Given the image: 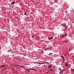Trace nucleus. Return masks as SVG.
Wrapping results in <instances>:
<instances>
[{
    "instance_id": "obj_25",
    "label": "nucleus",
    "mask_w": 74,
    "mask_h": 74,
    "mask_svg": "<svg viewBox=\"0 0 74 74\" xmlns=\"http://www.w3.org/2000/svg\"><path fill=\"white\" fill-rule=\"evenodd\" d=\"M65 12H66V11H65Z\"/></svg>"
},
{
    "instance_id": "obj_8",
    "label": "nucleus",
    "mask_w": 74,
    "mask_h": 74,
    "mask_svg": "<svg viewBox=\"0 0 74 74\" xmlns=\"http://www.w3.org/2000/svg\"><path fill=\"white\" fill-rule=\"evenodd\" d=\"M71 71H74V69H71Z\"/></svg>"
},
{
    "instance_id": "obj_12",
    "label": "nucleus",
    "mask_w": 74,
    "mask_h": 74,
    "mask_svg": "<svg viewBox=\"0 0 74 74\" xmlns=\"http://www.w3.org/2000/svg\"><path fill=\"white\" fill-rule=\"evenodd\" d=\"M65 66H68V65L67 64H66V63H65Z\"/></svg>"
},
{
    "instance_id": "obj_17",
    "label": "nucleus",
    "mask_w": 74,
    "mask_h": 74,
    "mask_svg": "<svg viewBox=\"0 0 74 74\" xmlns=\"http://www.w3.org/2000/svg\"><path fill=\"white\" fill-rule=\"evenodd\" d=\"M24 14H25V15H26V13L25 12V13H24Z\"/></svg>"
},
{
    "instance_id": "obj_3",
    "label": "nucleus",
    "mask_w": 74,
    "mask_h": 74,
    "mask_svg": "<svg viewBox=\"0 0 74 74\" xmlns=\"http://www.w3.org/2000/svg\"><path fill=\"white\" fill-rule=\"evenodd\" d=\"M54 69H52L50 70L49 71H54Z\"/></svg>"
},
{
    "instance_id": "obj_24",
    "label": "nucleus",
    "mask_w": 74,
    "mask_h": 74,
    "mask_svg": "<svg viewBox=\"0 0 74 74\" xmlns=\"http://www.w3.org/2000/svg\"><path fill=\"white\" fill-rule=\"evenodd\" d=\"M51 65V66H52L53 64H51V65Z\"/></svg>"
},
{
    "instance_id": "obj_10",
    "label": "nucleus",
    "mask_w": 74,
    "mask_h": 74,
    "mask_svg": "<svg viewBox=\"0 0 74 74\" xmlns=\"http://www.w3.org/2000/svg\"><path fill=\"white\" fill-rule=\"evenodd\" d=\"M50 47L49 48V49H52V46H50Z\"/></svg>"
},
{
    "instance_id": "obj_19",
    "label": "nucleus",
    "mask_w": 74,
    "mask_h": 74,
    "mask_svg": "<svg viewBox=\"0 0 74 74\" xmlns=\"http://www.w3.org/2000/svg\"><path fill=\"white\" fill-rule=\"evenodd\" d=\"M64 35H63L62 36V37H64Z\"/></svg>"
},
{
    "instance_id": "obj_18",
    "label": "nucleus",
    "mask_w": 74,
    "mask_h": 74,
    "mask_svg": "<svg viewBox=\"0 0 74 74\" xmlns=\"http://www.w3.org/2000/svg\"><path fill=\"white\" fill-rule=\"evenodd\" d=\"M67 26H66L65 27V30H66V28H67Z\"/></svg>"
},
{
    "instance_id": "obj_20",
    "label": "nucleus",
    "mask_w": 74,
    "mask_h": 74,
    "mask_svg": "<svg viewBox=\"0 0 74 74\" xmlns=\"http://www.w3.org/2000/svg\"><path fill=\"white\" fill-rule=\"evenodd\" d=\"M30 70H35L34 69H30Z\"/></svg>"
},
{
    "instance_id": "obj_21",
    "label": "nucleus",
    "mask_w": 74,
    "mask_h": 74,
    "mask_svg": "<svg viewBox=\"0 0 74 74\" xmlns=\"http://www.w3.org/2000/svg\"><path fill=\"white\" fill-rule=\"evenodd\" d=\"M16 67H19V66H18V65H16Z\"/></svg>"
},
{
    "instance_id": "obj_4",
    "label": "nucleus",
    "mask_w": 74,
    "mask_h": 74,
    "mask_svg": "<svg viewBox=\"0 0 74 74\" xmlns=\"http://www.w3.org/2000/svg\"><path fill=\"white\" fill-rule=\"evenodd\" d=\"M52 67V65H50L49 66H48V68L49 69H50V68Z\"/></svg>"
},
{
    "instance_id": "obj_2",
    "label": "nucleus",
    "mask_w": 74,
    "mask_h": 74,
    "mask_svg": "<svg viewBox=\"0 0 74 74\" xmlns=\"http://www.w3.org/2000/svg\"><path fill=\"white\" fill-rule=\"evenodd\" d=\"M16 3V2H13L12 3H11V4H12V5H13L14 4H15Z\"/></svg>"
},
{
    "instance_id": "obj_11",
    "label": "nucleus",
    "mask_w": 74,
    "mask_h": 74,
    "mask_svg": "<svg viewBox=\"0 0 74 74\" xmlns=\"http://www.w3.org/2000/svg\"><path fill=\"white\" fill-rule=\"evenodd\" d=\"M61 57L62 58H64V56H61Z\"/></svg>"
},
{
    "instance_id": "obj_14",
    "label": "nucleus",
    "mask_w": 74,
    "mask_h": 74,
    "mask_svg": "<svg viewBox=\"0 0 74 74\" xmlns=\"http://www.w3.org/2000/svg\"><path fill=\"white\" fill-rule=\"evenodd\" d=\"M5 66V65H2L1 67H3V66Z\"/></svg>"
},
{
    "instance_id": "obj_22",
    "label": "nucleus",
    "mask_w": 74,
    "mask_h": 74,
    "mask_svg": "<svg viewBox=\"0 0 74 74\" xmlns=\"http://www.w3.org/2000/svg\"><path fill=\"white\" fill-rule=\"evenodd\" d=\"M59 70H60V71H61V70H62L60 69V68L59 69Z\"/></svg>"
},
{
    "instance_id": "obj_23",
    "label": "nucleus",
    "mask_w": 74,
    "mask_h": 74,
    "mask_svg": "<svg viewBox=\"0 0 74 74\" xmlns=\"http://www.w3.org/2000/svg\"><path fill=\"white\" fill-rule=\"evenodd\" d=\"M71 49H69V51H71Z\"/></svg>"
},
{
    "instance_id": "obj_13",
    "label": "nucleus",
    "mask_w": 74,
    "mask_h": 74,
    "mask_svg": "<svg viewBox=\"0 0 74 74\" xmlns=\"http://www.w3.org/2000/svg\"><path fill=\"white\" fill-rule=\"evenodd\" d=\"M52 53H50L49 54V55H52Z\"/></svg>"
},
{
    "instance_id": "obj_15",
    "label": "nucleus",
    "mask_w": 74,
    "mask_h": 74,
    "mask_svg": "<svg viewBox=\"0 0 74 74\" xmlns=\"http://www.w3.org/2000/svg\"><path fill=\"white\" fill-rule=\"evenodd\" d=\"M64 36H67V34H66Z\"/></svg>"
},
{
    "instance_id": "obj_7",
    "label": "nucleus",
    "mask_w": 74,
    "mask_h": 74,
    "mask_svg": "<svg viewBox=\"0 0 74 74\" xmlns=\"http://www.w3.org/2000/svg\"><path fill=\"white\" fill-rule=\"evenodd\" d=\"M18 67H23V68H25V67L23 66H21V65H18Z\"/></svg>"
},
{
    "instance_id": "obj_16",
    "label": "nucleus",
    "mask_w": 74,
    "mask_h": 74,
    "mask_svg": "<svg viewBox=\"0 0 74 74\" xmlns=\"http://www.w3.org/2000/svg\"><path fill=\"white\" fill-rule=\"evenodd\" d=\"M32 38H34V36L33 35L32 36Z\"/></svg>"
},
{
    "instance_id": "obj_6",
    "label": "nucleus",
    "mask_w": 74,
    "mask_h": 74,
    "mask_svg": "<svg viewBox=\"0 0 74 74\" xmlns=\"http://www.w3.org/2000/svg\"><path fill=\"white\" fill-rule=\"evenodd\" d=\"M63 70H61L60 71L59 73L60 74L61 73H63Z\"/></svg>"
},
{
    "instance_id": "obj_9",
    "label": "nucleus",
    "mask_w": 74,
    "mask_h": 74,
    "mask_svg": "<svg viewBox=\"0 0 74 74\" xmlns=\"http://www.w3.org/2000/svg\"><path fill=\"white\" fill-rule=\"evenodd\" d=\"M44 51H48L49 49H44Z\"/></svg>"
},
{
    "instance_id": "obj_1",
    "label": "nucleus",
    "mask_w": 74,
    "mask_h": 74,
    "mask_svg": "<svg viewBox=\"0 0 74 74\" xmlns=\"http://www.w3.org/2000/svg\"><path fill=\"white\" fill-rule=\"evenodd\" d=\"M53 37H52L51 38H48V40H52V39L53 38Z\"/></svg>"
},
{
    "instance_id": "obj_5",
    "label": "nucleus",
    "mask_w": 74,
    "mask_h": 74,
    "mask_svg": "<svg viewBox=\"0 0 74 74\" xmlns=\"http://www.w3.org/2000/svg\"><path fill=\"white\" fill-rule=\"evenodd\" d=\"M24 70H27V71H28L29 72H30V71L29 70V69H25V68H24Z\"/></svg>"
},
{
    "instance_id": "obj_26",
    "label": "nucleus",
    "mask_w": 74,
    "mask_h": 74,
    "mask_svg": "<svg viewBox=\"0 0 74 74\" xmlns=\"http://www.w3.org/2000/svg\"><path fill=\"white\" fill-rule=\"evenodd\" d=\"M73 68H74V67H73Z\"/></svg>"
}]
</instances>
